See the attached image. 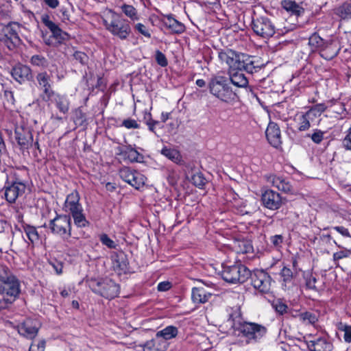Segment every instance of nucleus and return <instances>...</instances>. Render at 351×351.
I'll use <instances>...</instances> for the list:
<instances>
[{"label":"nucleus","mask_w":351,"mask_h":351,"mask_svg":"<svg viewBox=\"0 0 351 351\" xmlns=\"http://www.w3.org/2000/svg\"><path fill=\"white\" fill-rule=\"evenodd\" d=\"M344 332L343 339L346 342H351V326L350 327H346Z\"/></svg>","instance_id":"338daca9"},{"label":"nucleus","mask_w":351,"mask_h":351,"mask_svg":"<svg viewBox=\"0 0 351 351\" xmlns=\"http://www.w3.org/2000/svg\"><path fill=\"white\" fill-rule=\"evenodd\" d=\"M45 339L33 341L29 346V351H45Z\"/></svg>","instance_id":"09e8293b"},{"label":"nucleus","mask_w":351,"mask_h":351,"mask_svg":"<svg viewBox=\"0 0 351 351\" xmlns=\"http://www.w3.org/2000/svg\"><path fill=\"white\" fill-rule=\"evenodd\" d=\"M251 282L254 288L261 293H266L269 292L271 288V278L263 270L254 271L250 273Z\"/></svg>","instance_id":"9b49d317"},{"label":"nucleus","mask_w":351,"mask_h":351,"mask_svg":"<svg viewBox=\"0 0 351 351\" xmlns=\"http://www.w3.org/2000/svg\"><path fill=\"white\" fill-rule=\"evenodd\" d=\"M343 147L347 150L351 151V128L348 130V134L346 136L344 139L343 140Z\"/></svg>","instance_id":"052dcab7"},{"label":"nucleus","mask_w":351,"mask_h":351,"mask_svg":"<svg viewBox=\"0 0 351 351\" xmlns=\"http://www.w3.org/2000/svg\"><path fill=\"white\" fill-rule=\"evenodd\" d=\"M218 57L222 62H225L228 66V71H234L239 69V65H241V60L245 56L238 54L234 51L228 49L220 51Z\"/></svg>","instance_id":"4468645a"},{"label":"nucleus","mask_w":351,"mask_h":351,"mask_svg":"<svg viewBox=\"0 0 351 351\" xmlns=\"http://www.w3.org/2000/svg\"><path fill=\"white\" fill-rule=\"evenodd\" d=\"M15 139L21 149H28L33 143V135L30 128L22 125L16 127Z\"/></svg>","instance_id":"2eb2a0df"},{"label":"nucleus","mask_w":351,"mask_h":351,"mask_svg":"<svg viewBox=\"0 0 351 351\" xmlns=\"http://www.w3.org/2000/svg\"><path fill=\"white\" fill-rule=\"evenodd\" d=\"M14 301L8 297L3 296L2 299H0V309L5 308L8 304H12Z\"/></svg>","instance_id":"0e129e2a"},{"label":"nucleus","mask_w":351,"mask_h":351,"mask_svg":"<svg viewBox=\"0 0 351 351\" xmlns=\"http://www.w3.org/2000/svg\"><path fill=\"white\" fill-rule=\"evenodd\" d=\"M80 197L77 191H73L69 194L64 202V207L66 210L72 213L73 211L82 208V205L80 204Z\"/></svg>","instance_id":"393cba45"},{"label":"nucleus","mask_w":351,"mask_h":351,"mask_svg":"<svg viewBox=\"0 0 351 351\" xmlns=\"http://www.w3.org/2000/svg\"><path fill=\"white\" fill-rule=\"evenodd\" d=\"M113 269L118 274L125 273L128 270V261L126 255L121 252L112 255Z\"/></svg>","instance_id":"4be33fe9"},{"label":"nucleus","mask_w":351,"mask_h":351,"mask_svg":"<svg viewBox=\"0 0 351 351\" xmlns=\"http://www.w3.org/2000/svg\"><path fill=\"white\" fill-rule=\"evenodd\" d=\"M48 228L52 234L61 237L64 241L71 236V219L67 215H57L49 221Z\"/></svg>","instance_id":"423d86ee"},{"label":"nucleus","mask_w":351,"mask_h":351,"mask_svg":"<svg viewBox=\"0 0 351 351\" xmlns=\"http://www.w3.org/2000/svg\"><path fill=\"white\" fill-rule=\"evenodd\" d=\"M31 63L36 66L45 68L48 65L47 59L40 55H34L31 58Z\"/></svg>","instance_id":"a18cd8bd"},{"label":"nucleus","mask_w":351,"mask_h":351,"mask_svg":"<svg viewBox=\"0 0 351 351\" xmlns=\"http://www.w3.org/2000/svg\"><path fill=\"white\" fill-rule=\"evenodd\" d=\"M252 29L257 36L263 38H269L276 33L275 25L269 18L265 16L253 19Z\"/></svg>","instance_id":"9d476101"},{"label":"nucleus","mask_w":351,"mask_h":351,"mask_svg":"<svg viewBox=\"0 0 351 351\" xmlns=\"http://www.w3.org/2000/svg\"><path fill=\"white\" fill-rule=\"evenodd\" d=\"M273 306L280 315H283L285 313H286L288 308L285 304L280 301H277L273 304Z\"/></svg>","instance_id":"6e6d98bb"},{"label":"nucleus","mask_w":351,"mask_h":351,"mask_svg":"<svg viewBox=\"0 0 351 351\" xmlns=\"http://www.w3.org/2000/svg\"><path fill=\"white\" fill-rule=\"evenodd\" d=\"M161 153L174 162L178 163L180 160V155L179 152L175 149L164 148L162 149Z\"/></svg>","instance_id":"79ce46f5"},{"label":"nucleus","mask_w":351,"mask_h":351,"mask_svg":"<svg viewBox=\"0 0 351 351\" xmlns=\"http://www.w3.org/2000/svg\"><path fill=\"white\" fill-rule=\"evenodd\" d=\"M234 250L239 254H248L253 252V246L250 241L236 240L233 243Z\"/></svg>","instance_id":"c85d7f7f"},{"label":"nucleus","mask_w":351,"mask_h":351,"mask_svg":"<svg viewBox=\"0 0 351 351\" xmlns=\"http://www.w3.org/2000/svg\"><path fill=\"white\" fill-rule=\"evenodd\" d=\"M327 40H324L317 33L313 34L308 38V45L313 51L319 50L321 51L324 49Z\"/></svg>","instance_id":"2f4dec72"},{"label":"nucleus","mask_w":351,"mask_h":351,"mask_svg":"<svg viewBox=\"0 0 351 351\" xmlns=\"http://www.w3.org/2000/svg\"><path fill=\"white\" fill-rule=\"evenodd\" d=\"M267 182L271 183L273 186L285 193H292L293 186L288 179L281 176L270 175L267 178Z\"/></svg>","instance_id":"412c9836"},{"label":"nucleus","mask_w":351,"mask_h":351,"mask_svg":"<svg viewBox=\"0 0 351 351\" xmlns=\"http://www.w3.org/2000/svg\"><path fill=\"white\" fill-rule=\"evenodd\" d=\"M208 86L210 93L224 102L229 103L236 97V94L229 86L228 79L224 76L212 77Z\"/></svg>","instance_id":"7ed1b4c3"},{"label":"nucleus","mask_w":351,"mask_h":351,"mask_svg":"<svg viewBox=\"0 0 351 351\" xmlns=\"http://www.w3.org/2000/svg\"><path fill=\"white\" fill-rule=\"evenodd\" d=\"M41 21L52 34V36L45 40L47 45L58 46L62 44L63 41L69 39V34L63 32L55 23L51 21L48 15H43Z\"/></svg>","instance_id":"1a4fd4ad"},{"label":"nucleus","mask_w":351,"mask_h":351,"mask_svg":"<svg viewBox=\"0 0 351 351\" xmlns=\"http://www.w3.org/2000/svg\"><path fill=\"white\" fill-rule=\"evenodd\" d=\"M74 220L75 224L79 228H84L88 226L89 223L86 220L83 213V208L70 213Z\"/></svg>","instance_id":"f704fd0d"},{"label":"nucleus","mask_w":351,"mask_h":351,"mask_svg":"<svg viewBox=\"0 0 351 351\" xmlns=\"http://www.w3.org/2000/svg\"><path fill=\"white\" fill-rule=\"evenodd\" d=\"M339 49L337 48L332 39L327 40L324 49L321 51L320 55L326 60H331L339 53Z\"/></svg>","instance_id":"bb28decb"},{"label":"nucleus","mask_w":351,"mask_h":351,"mask_svg":"<svg viewBox=\"0 0 351 351\" xmlns=\"http://www.w3.org/2000/svg\"><path fill=\"white\" fill-rule=\"evenodd\" d=\"M281 5L285 10L295 15L298 16L304 11L303 9L294 1L283 0L281 2Z\"/></svg>","instance_id":"473e14b6"},{"label":"nucleus","mask_w":351,"mask_h":351,"mask_svg":"<svg viewBox=\"0 0 351 351\" xmlns=\"http://www.w3.org/2000/svg\"><path fill=\"white\" fill-rule=\"evenodd\" d=\"M326 107L324 104H317L305 113L297 114L295 121L299 131L303 132L308 130L311 127V123L313 122L316 118H318L326 110Z\"/></svg>","instance_id":"6e6552de"},{"label":"nucleus","mask_w":351,"mask_h":351,"mask_svg":"<svg viewBox=\"0 0 351 351\" xmlns=\"http://www.w3.org/2000/svg\"><path fill=\"white\" fill-rule=\"evenodd\" d=\"M26 186L22 182L16 181L5 186V197L10 203H14L16 199L25 193Z\"/></svg>","instance_id":"f3484780"},{"label":"nucleus","mask_w":351,"mask_h":351,"mask_svg":"<svg viewBox=\"0 0 351 351\" xmlns=\"http://www.w3.org/2000/svg\"><path fill=\"white\" fill-rule=\"evenodd\" d=\"M49 101L54 102L60 112L66 114L68 112L69 103L65 96L56 93L53 96L52 100H49Z\"/></svg>","instance_id":"7c9ffc66"},{"label":"nucleus","mask_w":351,"mask_h":351,"mask_svg":"<svg viewBox=\"0 0 351 351\" xmlns=\"http://www.w3.org/2000/svg\"><path fill=\"white\" fill-rule=\"evenodd\" d=\"M228 322L234 329L235 335L243 338L248 344L260 342L267 332L265 326L255 322L237 321L233 315L230 316Z\"/></svg>","instance_id":"f257e3e1"},{"label":"nucleus","mask_w":351,"mask_h":351,"mask_svg":"<svg viewBox=\"0 0 351 351\" xmlns=\"http://www.w3.org/2000/svg\"><path fill=\"white\" fill-rule=\"evenodd\" d=\"M102 21L109 32L121 40H125L131 33L129 22L111 10L104 14Z\"/></svg>","instance_id":"f03ea898"},{"label":"nucleus","mask_w":351,"mask_h":351,"mask_svg":"<svg viewBox=\"0 0 351 351\" xmlns=\"http://www.w3.org/2000/svg\"><path fill=\"white\" fill-rule=\"evenodd\" d=\"M268 142L274 147L278 148L282 144L281 133L278 125L274 122H269L265 131Z\"/></svg>","instance_id":"a211bd4d"},{"label":"nucleus","mask_w":351,"mask_h":351,"mask_svg":"<svg viewBox=\"0 0 351 351\" xmlns=\"http://www.w3.org/2000/svg\"><path fill=\"white\" fill-rule=\"evenodd\" d=\"M337 13L343 19H351V2H346L339 6Z\"/></svg>","instance_id":"58836bf2"},{"label":"nucleus","mask_w":351,"mask_h":351,"mask_svg":"<svg viewBox=\"0 0 351 351\" xmlns=\"http://www.w3.org/2000/svg\"><path fill=\"white\" fill-rule=\"evenodd\" d=\"M11 75L20 84L29 81L32 77L30 68L21 64H18L12 68Z\"/></svg>","instance_id":"6ab92c4d"},{"label":"nucleus","mask_w":351,"mask_h":351,"mask_svg":"<svg viewBox=\"0 0 351 351\" xmlns=\"http://www.w3.org/2000/svg\"><path fill=\"white\" fill-rule=\"evenodd\" d=\"M134 173L130 185L138 189L145 184V177L137 171H135Z\"/></svg>","instance_id":"ea45409f"},{"label":"nucleus","mask_w":351,"mask_h":351,"mask_svg":"<svg viewBox=\"0 0 351 351\" xmlns=\"http://www.w3.org/2000/svg\"><path fill=\"white\" fill-rule=\"evenodd\" d=\"M74 59L80 62L81 64H84L87 60V56L82 51H76L72 53Z\"/></svg>","instance_id":"13d9d810"},{"label":"nucleus","mask_w":351,"mask_h":351,"mask_svg":"<svg viewBox=\"0 0 351 351\" xmlns=\"http://www.w3.org/2000/svg\"><path fill=\"white\" fill-rule=\"evenodd\" d=\"M324 132L320 130H315L312 134H308L311 140L316 144H319L324 139Z\"/></svg>","instance_id":"603ef678"},{"label":"nucleus","mask_w":351,"mask_h":351,"mask_svg":"<svg viewBox=\"0 0 351 351\" xmlns=\"http://www.w3.org/2000/svg\"><path fill=\"white\" fill-rule=\"evenodd\" d=\"M230 80L232 84L239 88H245L248 85V80L243 73L239 70L228 71Z\"/></svg>","instance_id":"a878e982"},{"label":"nucleus","mask_w":351,"mask_h":351,"mask_svg":"<svg viewBox=\"0 0 351 351\" xmlns=\"http://www.w3.org/2000/svg\"><path fill=\"white\" fill-rule=\"evenodd\" d=\"M178 334V330L176 326H168L156 334V339L162 338L165 340H170L175 338Z\"/></svg>","instance_id":"c756f323"},{"label":"nucleus","mask_w":351,"mask_h":351,"mask_svg":"<svg viewBox=\"0 0 351 351\" xmlns=\"http://www.w3.org/2000/svg\"><path fill=\"white\" fill-rule=\"evenodd\" d=\"M121 10L131 21H135L139 19L138 12L133 5L124 3L121 6Z\"/></svg>","instance_id":"4c0bfd02"},{"label":"nucleus","mask_w":351,"mask_h":351,"mask_svg":"<svg viewBox=\"0 0 351 351\" xmlns=\"http://www.w3.org/2000/svg\"><path fill=\"white\" fill-rule=\"evenodd\" d=\"M280 274L282 280V286L289 288L290 285L293 284V272L291 269L285 266L281 269Z\"/></svg>","instance_id":"c9c22d12"},{"label":"nucleus","mask_w":351,"mask_h":351,"mask_svg":"<svg viewBox=\"0 0 351 351\" xmlns=\"http://www.w3.org/2000/svg\"><path fill=\"white\" fill-rule=\"evenodd\" d=\"M163 25L172 33L181 34L185 29L184 25L173 18L171 16H165L162 19Z\"/></svg>","instance_id":"b1692460"},{"label":"nucleus","mask_w":351,"mask_h":351,"mask_svg":"<svg viewBox=\"0 0 351 351\" xmlns=\"http://www.w3.org/2000/svg\"><path fill=\"white\" fill-rule=\"evenodd\" d=\"M304 278L305 280V285L307 289L313 291H317L316 285L317 279L311 273H304Z\"/></svg>","instance_id":"a19ab883"},{"label":"nucleus","mask_w":351,"mask_h":351,"mask_svg":"<svg viewBox=\"0 0 351 351\" xmlns=\"http://www.w3.org/2000/svg\"><path fill=\"white\" fill-rule=\"evenodd\" d=\"M99 240L101 243L108 248L114 249L117 246L115 242L112 240L106 234H102L99 236Z\"/></svg>","instance_id":"8fccbe9b"},{"label":"nucleus","mask_w":351,"mask_h":351,"mask_svg":"<svg viewBox=\"0 0 351 351\" xmlns=\"http://www.w3.org/2000/svg\"><path fill=\"white\" fill-rule=\"evenodd\" d=\"M11 275L9 269L6 266L0 265V282L8 279Z\"/></svg>","instance_id":"4d7b16f0"},{"label":"nucleus","mask_w":351,"mask_h":351,"mask_svg":"<svg viewBox=\"0 0 351 351\" xmlns=\"http://www.w3.org/2000/svg\"><path fill=\"white\" fill-rule=\"evenodd\" d=\"M241 64L239 65L240 71H245L248 73L252 74L254 71H256V67L254 65L253 61H247V60H245L244 58H242L241 60Z\"/></svg>","instance_id":"c03bdc74"},{"label":"nucleus","mask_w":351,"mask_h":351,"mask_svg":"<svg viewBox=\"0 0 351 351\" xmlns=\"http://www.w3.org/2000/svg\"><path fill=\"white\" fill-rule=\"evenodd\" d=\"M23 227V230L29 241L33 244L38 243L40 239V237L36 228L34 226H32L27 224H25Z\"/></svg>","instance_id":"e433bc0d"},{"label":"nucleus","mask_w":351,"mask_h":351,"mask_svg":"<svg viewBox=\"0 0 351 351\" xmlns=\"http://www.w3.org/2000/svg\"><path fill=\"white\" fill-rule=\"evenodd\" d=\"M211 293L206 292L203 287H194L192 289L191 298L194 303L204 304L208 302Z\"/></svg>","instance_id":"cd10ccee"},{"label":"nucleus","mask_w":351,"mask_h":351,"mask_svg":"<svg viewBox=\"0 0 351 351\" xmlns=\"http://www.w3.org/2000/svg\"><path fill=\"white\" fill-rule=\"evenodd\" d=\"M155 58H156V62L160 66H161L162 67L167 66V64H168L167 59L165 55L163 53H162L160 51L157 50L156 51Z\"/></svg>","instance_id":"3c124183"},{"label":"nucleus","mask_w":351,"mask_h":351,"mask_svg":"<svg viewBox=\"0 0 351 351\" xmlns=\"http://www.w3.org/2000/svg\"><path fill=\"white\" fill-rule=\"evenodd\" d=\"M20 293V284L17 278L11 275L0 282V294L15 300Z\"/></svg>","instance_id":"f8f14e48"},{"label":"nucleus","mask_w":351,"mask_h":351,"mask_svg":"<svg viewBox=\"0 0 351 351\" xmlns=\"http://www.w3.org/2000/svg\"><path fill=\"white\" fill-rule=\"evenodd\" d=\"M134 172L135 170L134 169L129 167H123L120 169L119 176L123 180L130 184Z\"/></svg>","instance_id":"37998d69"},{"label":"nucleus","mask_w":351,"mask_h":351,"mask_svg":"<svg viewBox=\"0 0 351 351\" xmlns=\"http://www.w3.org/2000/svg\"><path fill=\"white\" fill-rule=\"evenodd\" d=\"M171 288V284L169 282H162L158 285V290L160 291H165Z\"/></svg>","instance_id":"69168bd1"},{"label":"nucleus","mask_w":351,"mask_h":351,"mask_svg":"<svg viewBox=\"0 0 351 351\" xmlns=\"http://www.w3.org/2000/svg\"><path fill=\"white\" fill-rule=\"evenodd\" d=\"M192 183L199 187H203L206 184V179L202 173H196L191 177Z\"/></svg>","instance_id":"de8ad7c7"},{"label":"nucleus","mask_w":351,"mask_h":351,"mask_svg":"<svg viewBox=\"0 0 351 351\" xmlns=\"http://www.w3.org/2000/svg\"><path fill=\"white\" fill-rule=\"evenodd\" d=\"M350 254L351 250H345L335 252L333 254V260L335 261H338L340 259L348 257Z\"/></svg>","instance_id":"5fc2aeb1"},{"label":"nucleus","mask_w":351,"mask_h":351,"mask_svg":"<svg viewBox=\"0 0 351 351\" xmlns=\"http://www.w3.org/2000/svg\"><path fill=\"white\" fill-rule=\"evenodd\" d=\"M333 229L335 230L344 237H351V235L348 230L343 226H335L333 227Z\"/></svg>","instance_id":"680f3d73"},{"label":"nucleus","mask_w":351,"mask_h":351,"mask_svg":"<svg viewBox=\"0 0 351 351\" xmlns=\"http://www.w3.org/2000/svg\"><path fill=\"white\" fill-rule=\"evenodd\" d=\"M121 154L127 156L128 159L132 161H137L139 156V153L131 147H127L125 150H121Z\"/></svg>","instance_id":"49530a36"},{"label":"nucleus","mask_w":351,"mask_h":351,"mask_svg":"<svg viewBox=\"0 0 351 351\" xmlns=\"http://www.w3.org/2000/svg\"><path fill=\"white\" fill-rule=\"evenodd\" d=\"M282 237L280 234H276L270 237L271 243L276 247L279 246L282 243Z\"/></svg>","instance_id":"e2e57ef3"},{"label":"nucleus","mask_w":351,"mask_h":351,"mask_svg":"<svg viewBox=\"0 0 351 351\" xmlns=\"http://www.w3.org/2000/svg\"><path fill=\"white\" fill-rule=\"evenodd\" d=\"M222 278L230 283H243L250 276V271L243 265H222Z\"/></svg>","instance_id":"20e7f679"},{"label":"nucleus","mask_w":351,"mask_h":351,"mask_svg":"<svg viewBox=\"0 0 351 351\" xmlns=\"http://www.w3.org/2000/svg\"><path fill=\"white\" fill-rule=\"evenodd\" d=\"M121 125L127 129H138L140 128V125L136 121L132 119H124Z\"/></svg>","instance_id":"864d4df0"},{"label":"nucleus","mask_w":351,"mask_h":351,"mask_svg":"<svg viewBox=\"0 0 351 351\" xmlns=\"http://www.w3.org/2000/svg\"><path fill=\"white\" fill-rule=\"evenodd\" d=\"M36 80L39 88L42 90L40 95L42 99L45 101L52 100L53 96L55 95L56 93L51 88L50 76L47 72L39 73L36 75Z\"/></svg>","instance_id":"ddd939ff"},{"label":"nucleus","mask_w":351,"mask_h":351,"mask_svg":"<svg viewBox=\"0 0 351 351\" xmlns=\"http://www.w3.org/2000/svg\"><path fill=\"white\" fill-rule=\"evenodd\" d=\"M261 201L267 208L275 210L280 208L282 199L280 194L273 190H266L261 195Z\"/></svg>","instance_id":"dca6fc26"},{"label":"nucleus","mask_w":351,"mask_h":351,"mask_svg":"<svg viewBox=\"0 0 351 351\" xmlns=\"http://www.w3.org/2000/svg\"><path fill=\"white\" fill-rule=\"evenodd\" d=\"M23 26L16 22H10L7 25L0 24V41L5 43L9 49L19 45L21 40L19 34Z\"/></svg>","instance_id":"39448f33"},{"label":"nucleus","mask_w":351,"mask_h":351,"mask_svg":"<svg viewBox=\"0 0 351 351\" xmlns=\"http://www.w3.org/2000/svg\"><path fill=\"white\" fill-rule=\"evenodd\" d=\"M293 316L304 324H313L317 321L316 314L310 311L299 313Z\"/></svg>","instance_id":"72a5a7b5"},{"label":"nucleus","mask_w":351,"mask_h":351,"mask_svg":"<svg viewBox=\"0 0 351 351\" xmlns=\"http://www.w3.org/2000/svg\"><path fill=\"white\" fill-rule=\"evenodd\" d=\"M146 123L149 128V130L154 132L155 126L159 124V121L149 119Z\"/></svg>","instance_id":"774afa93"},{"label":"nucleus","mask_w":351,"mask_h":351,"mask_svg":"<svg viewBox=\"0 0 351 351\" xmlns=\"http://www.w3.org/2000/svg\"><path fill=\"white\" fill-rule=\"evenodd\" d=\"M38 330L39 327L37 323L31 319H27L18 326L19 333L30 339H34L37 335Z\"/></svg>","instance_id":"aec40b11"},{"label":"nucleus","mask_w":351,"mask_h":351,"mask_svg":"<svg viewBox=\"0 0 351 351\" xmlns=\"http://www.w3.org/2000/svg\"><path fill=\"white\" fill-rule=\"evenodd\" d=\"M136 29L140 32L141 34L144 35L147 38L151 37V34L147 30V27L142 23H137L135 26Z\"/></svg>","instance_id":"bf43d9fd"},{"label":"nucleus","mask_w":351,"mask_h":351,"mask_svg":"<svg viewBox=\"0 0 351 351\" xmlns=\"http://www.w3.org/2000/svg\"><path fill=\"white\" fill-rule=\"evenodd\" d=\"M89 287L93 292L106 298L112 299L119 294V287L111 279L91 280Z\"/></svg>","instance_id":"0eeeda50"},{"label":"nucleus","mask_w":351,"mask_h":351,"mask_svg":"<svg viewBox=\"0 0 351 351\" xmlns=\"http://www.w3.org/2000/svg\"><path fill=\"white\" fill-rule=\"evenodd\" d=\"M307 347L310 351H332V343L324 337H319L307 342Z\"/></svg>","instance_id":"5701e85b"}]
</instances>
